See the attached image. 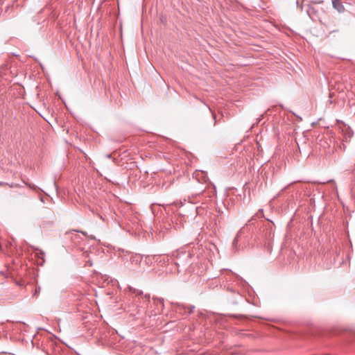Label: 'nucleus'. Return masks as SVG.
<instances>
[{
    "instance_id": "nucleus-1",
    "label": "nucleus",
    "mask_w": 355,
    "mask_h": 355,
    "mask_svg": "<svg viewBox=\"0 0 355 355\" xmlns=\"http://www.w3.org/2000/svg\"><path fill=\"white\" fill-rule=\"evenodd\" d=\"M332 6L338 12H343L345 10L341 0H332Z\"/></svg>"
},
{
    "instance_id": "nucleus-2",
    "label": "nucleus",
    "mask_w": 355,
    "mask_h": 355,
    "mask_svg": "<svg viewBox=\"0 0 355 355\" xmlns=\"http://www.w3.org/2000/svg\"><path fill=\"white\" fill-rule=\"evenodd\" d=\"M238 241H239V239H238V236H236L234 238V239L233 240V242H232V246L234 248H236L237 243H238Z\"/></svg>"
},
{
    "instance_id": "nucleus-3",
    "label": "nucleus",
    "mask_w": 355,
    "mask_h": 355,
    "mask_svg": "<svg viewBox=\"0 0 355 355\" xmlns=\"http://www.w3.org/2000/svg\"><path fill=\"white\" fill-rule=\"evenodd\" d=\"M40 288H38V291H37V289L36 288V289H35V293H34L33 295H37V293H38V292H40Z\"/></svg>"
},
{
    "instance_id": "nucleus-4",
    "label": "nucleus",
    "mask_w": 355,
    "mask_h": 355,
    "mask_svg": "<svg viewBox=\"0 0 355 355\" xmlns=\"http://www.w3.org/2000/svg\"><path fill=\"white\" fill-rule=\"evenodd\" d=\"M28 187L31 189H35V186H31V184H28Z\"/></svg>"
},
{
    "instance_id": "nucleus-5",
    "label": "nucleus",
    "mask_w": 355,
    "mask_h": 355,
    "mask_svg": "<svg viewBox=\"0 0 355 355\" xmlns=\"http://www.w3.org/2000/svg\"><path fill=\"white\" fill-rule=\"evenodd\" d=\"M51 216H54V215H53V212H51Z\"/></svg>"
}]
</instances>
